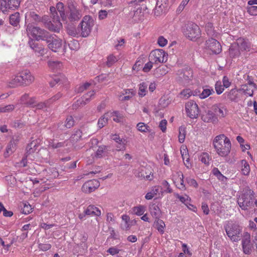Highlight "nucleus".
<instances>
[{
  "label": "nucleus",
  "instance_id": "obj_1",
  "mask_svg": "<svg viewBox=\"0 0 257 257\" xmlns=\"http://www.w3.org/2000/svg\"><path fill=\"white\" fill-rule=\"evenodd\" d=\"M213 145L217 154L221 157L227 156L230 152V141L224 135L217 136L213 141Z\"/></svg>",
  "mask_w": 257,
  "mask_h": 257
},
{
  "label": "nucleus",
  "instance_id": "obj_2",
  "mask_svg": "<svg viewBox=\"0 0 257 257\" xmlns=\"http://www.w3.org/2000/svg\"><path fill=\"white\" fill-rule=\"evenodd\" d=\"M35 80L34 76L28 70H24L19 74L12 77L9 81V86L15 87L19 85L28 86L31 84Z\"/></svg>",
  "mask_w": 257,
  "mask_h": 257
},
{
  "label": "nucleus",
  "instance_id": "obj_3",
  "mask_svg": "<svg viewBox=\"0 0 257 257\" xmlns=\"http://www.w3.org/2000/svg\"><path fill=\"white\" fill-rule=\"evenodd\" d=\"M249 45L244 39L239 38L232 43L229 49V56L231 58L239 57L245 52L249 51Z\"/></svg>",
  "mask_w": 257,
  "mask_h": 257
},
{
  "label": "nucleus",
  "instance_id": "obj_4",
  "mask_svg": "<svg viewBox=\"0 0 257 257\" xmlns=\"http://www.w3.org/2000/svg\"><path fill=\"white\" fill-rule=\"evenodd\" d=\"M254 192L248 187L243 190L242 193L237 199V203L242 210H247L253 205Z\"/></svg>",
  "mask_w": 257,
  "mask_h": 257
},
{
  "label": "nucleus",
  "instance_id": "obj_5",
  "mask_svg": "<svg viewBox=\"0 0 257 257\" xmlns=\"http://www.w3.org/2000/svg\"><path fill=\"white\" fill-rule=\"evenodd\" d=\"M182 32L187 39L193 41H196L201 35L199 26L192 22L188 23L184 26Z\"/></svg>",
  "mask_w": 257,
  "mask_h": 257
},
{
  "label": "nucleus",
  "instance_id": "obj_6",
  "mask_svg": "<svg viewBox=\"0 0 257 257\" xmlns=\"http://www.w3.org/2000/svg\"><path fill=\"white\" fill-rule=\"evenodd\" d=\"M27 32L29 36H31L33 38L38 41L40 40L50 42L51 39L49 33L46 31L38 27H33L31 25H28L27 28Z\"/></svg>",
  "mask_w": 257,
  "mask_h": 257
},
{
  "label": "nucleus",
  "instance_id": "obj_7",
  "mask_svg": "<svg viewBox=\"0 0 257 257\" xmlns=\"http://www.w3.org/2000/svg\"><path fill=\"white\" fill-rule=\"evenodd\" d=\"M224 229L226 234L231 240L236 242L239 240L242 228L238 224L228 221L224 225Z\"/></svg>",
  "mask_w": 257,
  "mask_h": 257
},
{
  "label": "nucleus",
  "instance_id": "obj_8",
  "mask_svg": "<svg viewBox=\"0 0 257 257\" xmlns=\"http://www.w3.org/2000/svg\"><path fill=\"white\" fill-rule=\"evenodd\" d=\"M94 25L93 19L89 16H85L79 24V29L81 32V36L86 37L90 34Z\"/></svg>",
  "mask_w": 257,
  "mask_h": 257
},
{
  "label": "nucleus",
  "instance_id": "obj_9",
  "mask_svg": "<svg viewBox=\"0 0 257 257\" xmlns=\"http://www.w3.org/2000/svg\"><path fill=\"white\" fill-rule=\"evenodd\" d=\"M149 57L154 63H163L167 61L168 54L162 49H156L151 52Z\"/></svg>",
  "mask_w": 257,
  "mask_h": 257
},
{
  "label": "nucleus",
  "instance_id": "obj_10",
  "mask_svg": "<svg viewBox=\"0 0 257 257\" xmlns=\"http://www.w3.org/2000/svg\"><path fill=\"white\" fill-rule=\"evenodd\" d=\"M21 0H0V9L3 13H6L9 10L18 8Z\"/></svg>",
  "mask_w": 257,
  "mask_h": 257
},
{
  "label": "nucleus",
  "instance_id": "obj_11",
  "mask_svg": "<svg viewBox=\"0 0 257 257\" xmlns=\"http://www.w3.org/2000/svg\"><path fill=\"white\" fill-rule=\"evenodd\" d=\"M205 48L213 54H218L222 51V47L220 43L213 38H210L206 41Z\"/></svg>",
  "mask_w": 257,
  "mask_h": 257
},
{
  "label": "nucleus",
  "instance_id": "obj_12",
  "mask_svg": "<svg viewBox=\"0 0 257 257\" xmlns=\"http://www.w3.org/2000/svg\"><path fill=\"white\" fill-rule=\"evenodd\" d=\"M94 95V91H91L78 99L73 105L72 108L74 110H77L81 107L83 106L91 99V97Z\"/></svg>",
  "mask_w": 257,
  "mask_h": 257
},
{
  "label": "nucleus",
  "instance_id": "obj_13",
  "mask_svg": "<svg viewBox=\"0 0 257 257\" xmlns=\"http://www.w3.org/2000/svg\"><path fill=\"white\" fill-rule=\"evenodd\" d=\"M100 185L99 181L95 179L86 182L82 187V191L85 193H90L98 188Z\"/></svg>",
  "mask_w": 257,
  "mask_h": 257
},
{
  "label": "nucleus",
  "instance_id": "obj_14",
  "mask_svg": "<svg viewBox=\"0 0 257 257\" xmlns=\"http://www.w3.org/2000/svg\"><path fill=\"white\" fill-rule=\"evenodd\" d=\"M46 27L49 30L55 32H59L62 27L61 23L60 22L58 16L54 15L52 21L46 23Z\"/></svg>",
  "mask_w": 257,
  "mask_h": 257
},
{
  "label": "nucleus",
  "instance_id": "obj_15",
  "mask_svg": "<svg viewBox=\"0 0 257 257\" xmlns=\"http://www.w3.org/2000/svg\"><path fill=\"white\" fill-rule=\"evenodd\" d=\"M69 15L68 17L70 21H78L82 17L81 11L78 9L73 5H69L68 6Z\"/></svg>",
  "mask_w": 257,
  "mask_h": 257
},
{
  "label": "nucleus",
  "instance_id": "obj_16",
  "mask_svg": "<svg viewBox=\"0 0 257 257\" xmlns=\"http://www.w3.org/2000/svg\"><path fill=\"white\" fill-rule=\"evenodd\" d=\"M29 45L31 48L38 55L43 56L46 53V50L43 45L38 43L32 39L29 41Z\"/></svg>",
  "mask_w": 257,
  "mask_h": 257
},
{
  "label": "nucleus",
  "instance_id": "obj_17",
  "mask_svg": "<svg viewBox=\"0 0 257 257\" xmlns=\"http://www.w3.org/2000/svg\"><path fill=\"white\" fill-rule=\"evenodd\" d=\"M243 252L246 254L251 253L252 244L250 242V236L247 232L245 233L241 242Z\"/></svg>",
  "mask_w": 257,
  "mask_h": 257
},
{
  "label": "nucleus",
  "instance_id": "obj_18",
  "mask_svg": "<svg viewBox=\"0 0 257 257\" xmlns=\"http://www.w3.org/2000/svg\"><path fill=\"white\" fill-rule=\"evenodd\" d=\"M256 88L255 84L249 81L247 84L242 85L239 91H242L247 96H252L254 90Z\"/></svg>",
  "mask_w": 257,
  "mask_h": 257
},
{
  "label": "nucleus",
  "instance_id": "obj_19",
  "mask_svg": "<svg viewBox=\"0 0 257 257\" xmlns=\"http://www.w3.org/2000/svg\"><path fill=\"white\" fill-rule=\"evenodd\" d=\"M135 91L133 89H124L118 94V99L121 101H127L131 99L135 95Z\"/></svg>",
  "mask_w": 257,
  "mask_h": 257
},
{
  "label": "nucleus",
  "instance_id": "obj_20",
  "mask_svg": "<svg viewBox=\"0 0 257 257\" xmlns=\"http://www.w3.org/2000/svg\"><path fill=\"white\" fill-rule=\"evenodd\" d=\"M52 40L51 42L49 43L48 47L54 52H57L62 46V41L60 38H57L56 36H51Z\"/></svg>",
  "mask_w": 257,
  "mask_h": 257
},
{
  "label": "nucleus",
  "instance_id": "obj_21",
  "mask_svg": "<svg viewBox=\"0 0 257 257\" xmlns=\"http://www.w3.org/2000/svg\"><path fill=\"white\" fill-rule=\"evenodd\" d=\"M19 140V139L18 136H16V139L14 138V137H13L7 147L6 151L4 153V156L6 158L8 157L10 154H12L13 152H14L16 149L17 143Z\"/></svg>",
  "mask_w": 257,
  "mask_h": 257
},
{
  "label": "nucleus",
  "instance_id": "obj_22",
  "mask_svg": "<svg viewBox=\"0 0 257 257\" xmlns=\"http://www.w3.org/2000/svg\"><path fill=\"white\" fill-rule=\"evenodd\" d=\"M153 173L151 167L142 168L138 174V177H142L147 180H152Z\"/></svg>",
  "mask_w": 257,
  "mask_h": 257
},
{
  "label": "nucleus",
  "instance_id": "obj_23",
  "mask_svg": "<svg viewBox=\"0 0 257 257\" xmlns=\"http://www.w3.org/2000/svg\"><path fill=\"white\" fill-rule=\"evenodd\" d=\"M112 139L117 143L116 147L118 151L125 150L126 140L125 139H121L119 136L116 134L113 135Z\"/></svg>",
  "mask_w": 257,
  "mask_h": 257
},
{
  "label": "nucleus",
  "instance_id": "obj_24",
  "mask_svg": "<svg viewBox=\"0 0 257 257\" xmlns=\"http://www.w3.org/2000/svg\"><path fill=\"white\" fill-rule=\"evenodd\" d=\"M200 116L204 122L215 123L217 121V118L215 113H201Z\"/></svg>",
  "mask_w": 257,
  "mask_h": 257
},
{
  "label": "nucleus",
  "instance_id": "obj_25",
  "mask_svg": "<svg viewBox=\"0 0 257 257\" xmlns=\"http://www.w3.org/2000/svg\"><path fill=\"white\" fill-rule=\"evenodd\" d=\"M186 112H196L198 111V106L196 103L192 100L188 101L185 104Z\"/></svg>",
  "mask_w": 257,
  "mask_h": 257
},
{
  "label": "nucleus",
  "instance_id": "obj_26",
  "mask_svg": "<svg viewBox=\"0 0 257 257\" xmlns=\"http://www.w3.org/2000/svg\"><path fill=\"white\" fill-rule=\"evenodd\" d=\"M172 101V99L170 96L164 95L159 100V106L160 109L164 108L167 107Z\"/></svg>",
  "mask_w": 257,
  "mask_h": 257
},
{
  "label": "nucleus",
  "instance_id": "obj_27",
  "mask_svg": "<svg viewBox=\"0 0 257 257\" xmlns=\"http://www.w3.org/2000/svg\"><path fill=\"white\" fill-rule=\"evenodd\" d=\"M150 211L152 216L157 220L159 219L161 216V211L159 206L156 204H153L150 207Z\"/></svg>",
  "mask_w": 257,
  "mask_h": 257
},
{
  "label": "nucleus",
  "instance_id": "obj_28",
  "mask_svg": "<svg viewBox=\"0 0 257 257\" xmlns=\"http://www.w3.org/2000/svg\"><path fill=\"white\" fill-rule=\"evenodd\" d=\"M85 214H87V215H94L98 216L100 215L101 212L99 209L95 206L90 205L85 210Z\"/></svg>",
  "mask_w": 257,
  "mask_h": 257
},
{
  "label": "nucleus",
  "instance_id": "obj_29",
  "mask_svg": "<svg viewBox=\"0 0 257 257\" xmlns=\"http://www.w3.org/2000/svg\"><path fill=\"white\" fill-rule=\"evenodd\" d=\"M20 102L22 103L31 106L36 102V100L35 98H30L28 94H25L21 97Z\"/></svg>",
  "mask_w": 257,
  "mask_h": 257
},
{
  "label": "nucleus",
  "instance_id": "obj_30",
  "mask_svg": "<svg viewBox=\"0 0 257 257\" xmlns=\"http://www.w3.org/2000/svg\"><path fill=\"white\" fill-rule=\"evenodd\" d=\"M20 23V14L18 12L10 16V23L14 26H17Z\"/></svg>",
  "mask_w": 257,
  "mask_h": 257
},
{
  "label": "nucleus",
  "instance_id": "obj_31",
  "mask_svg": "<svg viewBox=\"0 0 257 257\" xmlns=\"http://www.w3.org/2000/svg\"><path fill=\"white\" fill-rule=\"evenodd\" d=\"M80 118L78 119L76 117L69 115L68 116L66 119L65 126L70 128L72 127L76 121H78Z\"/></svg>",
  "mask_w": 257,
  "mask_h": 257
},
{
  "label": "nucleus",
  "instance_id": "obj_32",
  "mask_svg": "<svg viewBox=\"0 0 257 257\" xmlns=\"http://www.w3.org/2000/svg\"><path fill=\"white\" fill-rule=\"evenodd\" d=\"M48 65L49 68L53 71L60 69L62 67V64L58 61L49 60Z\"/></svg>",
  "mask_w": 257,
  "mask_h": 257
},
{
  "label": "nucleus",
  "instance_id": "obj_33",
  "mask_svg": "<svg viewBox=\"0 0 257 257\" xmlns=\"http://www.w3.org/2000/svg\"><path fill=\"white\" fill-rule=\"evenodd\" d=\"M37 147V143L35 141H32L29 144L26 149V155L28 156L32 153H33L36 150Z\"/></svg>",
  "mask_w": 257,
  "mask_h": 257
},
{
  "label": "nucleus",
  "instance_id": "obj_34",
  "mask_svg": "<svg viewBox=\"0 0 257 257\" xmlns=\"http://www.w3.org/2000/svg\"><path fill=\"white\" fill-rule=\"evenodd\" d=\"M82 132L80 130H76L70 138V141L72 143H75L82 138Z\"/></svg>",
  "mask_w": 257,
  "mask_h": 257
},
{
  "label": "nucleus",
  "instance_id": "obj_35",
  "mask_svg": "<svg viewBox=\"0 0 257 257\" xmlns=\"http://www.w3.org/2000/svg\"><path fill=\"white\" fill-rule=\"evenodd\" d=\"M68 34L73 37L81 36V32L80 29H79V25L77 28L73 27H70L67 29Z\"/></svg>",
  "mask_w": 257,
  "mask_h": 257
},
{
  "label": "nucleus",
  "instance_id": "obj_36",
  "mask_svg": "<svg viewBox=\"0 0 257 257\" xmlns=\"http://www.w3.org/2000/svg\"><path fill=\"white\" fill-rule=\"evenodd\" d=\"M205 31L208 36L216 37L217 33L214 31L213 24L208 23L205 26Z\"/></svg>",
  "mask_w": 257,
  "mask_h": 257
},
{
  "label": "nucleus",
  "instance_id": "obj_37",
  "mask_svg": "<svg viewBox=\"0 0 257 257\" xmlns=\"http://www.w3.org/2000/svg\"><path fill=\"white\" fill-rule=\"evenodd\" d=\"M214 91L212 88H204L202 92L199 95V98L205 99L211 95Z\"/></svg>",
  "mask_w": 257,
  "mask_h": 257
},
{
  "label": "nucleus",
  "instance_id": "obj_38",
  "mask_svg": "<svg viewBox=\"0 0 257 257\" xmlns=\"http://www.w3.org/2000/svg\"><path fill=\"white\" fill-rule=\"evenodd\" d=\"M49 103L45 102H40L37 104H35V102L33 104V105H31L30 106L33 107H36V110H41L43 111H48L47 108L48 107Z\"/></svg>",
  "mask_w": 257,
  "mask_h": 257
},
{
  "label": "nucleus",
  "instance_id": "obj_39",
  "mask_svg": "<svg viewBox=\"0 0 257 257\" xmlns=\"http://www.w3.org/2000/svg\"><path fill=\"white\" fill-rule=\"evenodd\" d=\"M66 80L65 77L63 75H60L59 76H56L54 78V80L50 82V84L53 86L56 84L58 83H64Z\"/></svg>",
  "mask_w": 257,
  "mask_h": 257
},
{
  "label": "nucleus",
  "instance_id": "obj_40",
  "mask_svg": "<svg viewBox=\"0 0 257 257\" xmlns=\"http://www.w3.org/2000/svg\"><path fill=\"white\" fill-rule=\"evenodd\" d=\"M108 146L104 145L99 146L98 149L96 151V156L101 158L106 155L108 151Z\"/></svg>",
  "mask_w": 257,
  "mask_h": 257
},
{
  "label": "nucleus",
  "instance_id": "obj_41",
  "mask_svg": "<svg viewBox=\"0 0 257 257\" xmlns=\"http://www.w3.org/2000/svg\"><path fill=\"white\" fill-rule=\"evenodd\" d=\"M57 10L59 12L62 19L63 21L66 20L67 17L64 10V5L62 3H58L56 6Z\"/></svg>",
  "mask_w": 257,
  "mask_h": 257
},
{
  "label": "nucleus",
  "instance_id": "obj_42",
  "mask_svg": "<svg viewBox=\"0 0 257 257\" xmlns=\"http://www.w3.org/2000/svg\"><path fill=\"white\" fill-rule=\"evenodd\" d=\"M148 84L145 82H143L139 85V95L141 97H143L146 95L147 89Z\"/></svg>",
  "mask_w": 257,
  "mask_h": 257
},
{
  "label": "nucleus",
  "instance_id": "obj_43",
  "mask_svg": "<svg viewBox=\"0 0 257 257\" xmlns=\"http://www.w3.org/2000/svg\"><path fill=\"white\" fill-rule=\"evenodd\" d=\"M179 142L180 143H183L184 142L186 136V127L181 126L179 129Z\"/></svg>",
  "mask_w": 257,
  "mask_h": 257
},
{
  "label": "nucleus",
  "instance_id": "obj_44",
  "mask_svg": "<svg viewBox=\"0 0 257 257\" xmlns=\"http://www.w3.org/2000/svg\"><path fill=\"white\" fill-rule=\"evenodd\" d=\"M156 228L161 234L164 232V228L165 227L164 222L161 219H157L155 222Z\"/></svg>",
  "mask_w": 257,
  "mask_h": 257
},
{
  "label": "nucleus",
  "instance_id": "obj_45",
  "mask_svg": "<svg viewBox=\"0 0 257 257\" xmlns=\"http://www.w3.org/2000/svg\"><path fill=\"white\" fill-rule=\"evenodd\" d=\"M241 165L243 168L241 169V172L244 175H248L250 171V167L249 164L245 160H242Z\"/></svg>",
  "mask_w": 257,
  "mask_h": 257
},
{
  "label": "nucleus",
  "instance_id": "obj_46",
  "mask_svg": "<svg viewBox=\"0 0 257 257\" xmlns=\"http://www.w3.org/2000/svg\"><path fill=\"white\" fill-rule=\"evenodd\" d=\"M138 130L141 132H151L150 127L143 122H139L137 124Z\"/></svg>",
  "mask_w": 257,
  "mask_h": 257
},
{
  "label": "nucleus",
  "instance_id": "obj_47",
  "mask_svg": "<svg viewBox=\"0 0 257 257\" xmlns=\"http://www.w3.org/2000/svg\"><path fill=\"white\" fill-rule=\"evenodd\" d=\"M156 6L163 11L165 10L168 6V0H158Z\"/></svg>",
  "mask_w": 257,
  "mask_h": 257
},
{
  "label": "nucleus",
  "instance_id": "obj_48",
  "mask_svg": "<svg viewBox=\"0 0 257 257\" xmlns=\"http://www.w3.org/2000/svg\"><path fill=\"white\" fill-rule=\"evenodd\" d=\"M107 113H104V114L99 119L98 121V126L99 128H102L107 123L108 117L105 115Z\"/></svg>",
  "mask_w": 257,
  "mask_h": 257
},
{
  "label": "nucleus",
  "instance_id": "obj_49",
  "mask_svg": "<svg viewBox=\"0 0 257 257\" xmlns=\"http://www.w3.org/2000/svg\"><path fill=\"white\" fill-rule=\"evenodd\" d=\"M168 72V68L164 66L157 69L156 70V74L158 75V76H164L167 74Z\"/></svg>",
  "mask_w": 257,
  "mask_h": 257
},
{
  "label": "nucleus",
  "instance_id": "obj_50",
  "mask_svg": "<svg viewBox=\"0 0 257 257\" xmlns=\"http://www.w3.org/2000/svg\"><path fill=\"white\" fill-rule=\"evenodd\" d=\"M118 59L115 56L113 55H110L107 57V60L106 61V65L108 67H110L116 62H117Z\"/></svg>",
  "mask_w": 257,
  "mask_h": 257
},
{
  "label": "nucleus",
  "instance_id": "obj_51",
  "mask_svg": "<svg viewBox=\"0 0 257 257\" xmlns=\"http://www.w3.org/2000/svg\"><path fill=\"white\" fill-rule=\"evenodd\" d=\"M215 89L217 94H221L224 91L223 85H222L221 82L218 81L216 82L215 85Z\"/></svg>",
  "mask_w": 257,
  "mask_h": 257
},
{
  "label": "nucleus",
  "instance_id": "obj_52",
  "mask_svg": "<svg viewBox=\"0 0 257 257\" xmlns=\"http://www.w3.org/2000/svg\"><path fill=\"white\" fill-rule=\"evenodd\" d=\"M133 209L134 213L139 216L142 215L145 212L144 207L143 206L135 207Z\"/></svg>",
  "mask_w": 257,
  "mask_h": 257
},
{
  "label": "nucleus",
  "instance_id": "obj_53",
  "mask_svg": "<svg viewBox=\"0 0 257 257\" xmlns=\"http://www.w3.org/2000/svg\"><path fill=\"white\" fill-rule=\"evenodd\" d=\"M28 17H31L32 19V20L35 22H39L40 21V16L36 14L35 12H30L29 14H26V19H27Z\"/></svg>",
  "mask_w": 257,
  "mask_h": 257
},
{
  "label": "nucleus",
  "instance_id": "obj_54",
  "mask_svg": "<svg viewBox=\"0 0 257 257\" xmlns=\"http://www.w3.org/2000/svg\"><path fill=\"white\" fill-rule=\"evenodd\" d=\"M213 108L215 112L218 111V112H223L226 111V107L222 104L214 105Z\"/></svg>",
  "mask_w": 257,
  "mask_h": 257
},
{
  "label": "nucleus",
  "instance_id": "obj_55",
  "mask_svg": "<svg viewBox=\"0 0 257 257\" xmlns=\"http://www.w3.org/2000/svg\"><path fill=\"white\" fill-rule=\"evenodd\" d=\"M213 174L219 180H223L225 177L221 173L220 171L217 168H214L212 171Z\"/></svg>",
  "mask_w": 257,
  "mask_h": 257
},
{
  "label": "nucleus",
  "instance_id": "obj_56",
  "mask_svg": "<svg viewBox=\"0 0 257 257\" xmlns=\"http://www.w3.org/2000/svg\"><path fill=\"white\" fill-rule=\"evenodd\" d=\"M113 120L117 122H123L124 118L121 113H115L112 115Z\"/></svg>",
  "mask_w": 257,
  "mask_h": 257
},
{
  "label": "nucleus",
  "instance_id": "obj_57",
  "mask_svg": "<svg viewBox=\"0 0 257 257\" xmlns=\"http://www.w3.org/2000/svg\"><path fill=\"white\" fill-rule=\"evenodd\" d=\"M192 94V92L190 89H184L180 93V95L184 98H189Z\"/></svg>",
  "mask_w": 257,
  "mask_h": 257
},
{
  "label": "nucleus",
  "instance_id": "obj_58",
  "mask_svg": "<svg viewBox=\"0 0 257 257\" xmlns=\"http://www.w3.org/2000/svg\"><path fill=\"white\" fill-rule=\"evenodd\" d=\"M157 43L160 47H163L167 44L168 40L163 36H160L158 39Z\"/></svg>",
  "mask_w": 257,
  "mask_h": 257
},
{
  "label": "nucleus",
  "instance_id": "obj_59",
  "mask_svg": "<svg viewBox=\"0 0 257 257\" xmlns=\"http://www.w3.org/2000/svg\"><path fill=\"white\" fill-rule=\"evenodd\" d=\"M64 142L55 143L54 142L52 141V142H50L49 146L53 149H57L64 147Z\"/></svg>",
  "mask_w": 257,
  "mask_h": 257
},
{
  "label": "nucleus",
  "instance_id": "obj_60",
  "mask_svg": "<svg viewBox=\"0 0 257 257\" xmlns=\"http://www.w3.org/2000/svg\"><path fill=\"white\" fill-rule=\"evenodd\" d=\"M247 12L251 16L257 15V6H250L247 8Z\"/></svg>",
  "mask_w": 257,
  "mask_h": 257
},
{
  "label": "nucleus",
  "instance_id": "obj_61",
  "mask_svg": "<svg viewBox=\"0 0 257 257\" xmlns=\"http://www.w3.org/2000/svg\"><path fill=\"white\" fill-rule=\"evenodd\" d=\"M201 161L205 164H208L209 161V156L206 153H203L200 156Z\"/></svg>",
  "mask_w": 257,
  "mask_h": 257
},
{
  "label": "nucleus",
  "instance_id": "obj_62",
  "mask_svg": "<svg viewBox=\"0 0 257 257\" xmlns=\"http://www.w3.org/2000/svg\"><path fill=\"white\" fill-rule=\"evenodd\" d=\"M177 197L181 202L184 203L187 207H189V206H188V201H190L191 199L188 196H187V197L185 198L177 194Z\"/></svg>",
  "mask_w": 257,
  "mask_h": 257
},
{
  "label": "nucleus",
  "instance_id": "obj_63",
  "mask_svg": "<svg viewBox=\"0 0 257 257\" xmlns=\"http://www.w3.org/2000/svg\"><path fill=\"white\" fill-rule=\"evenodd\" d=\"M15 109V106L13 105H8L0 109V112H7L13 111Z\"/></svg>",
  "mask_w": 257,
  "mask_h": 257
},
{
  "label": "nucleus",
  "instance_id": "obj_64",
  "mask_svg": "<svg viewBox=\"0 0 257 257\" xmlns=\"http://www.w3.org/2000/svg\"><path fill=\"white\" fill-rule=\"evenodd\" d=\"M154 62L151 60L145 64L144 67H143V71L145 72H148L150 71V70L153 67V63Z\"/></svg>",
  "mask_w": 257,
  "mask_h": 257
}]
</instances>
